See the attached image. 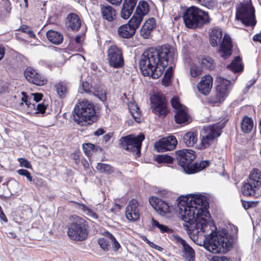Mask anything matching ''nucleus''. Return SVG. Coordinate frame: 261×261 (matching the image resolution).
Returning a JSON list of instances; mask_svg holds the SVG:
<instances>
[{"instance_id": "nucleus-1", "label": "nucleus", "mask_w": 261, "mask_h": 261, "mask_svg": "<svg viewBox=\"0 0 261 261\" xmlns=\"http://www.w3.org/2000/svg\"><path fill=\"white\" fill-rule=\"evenodd\" d=\"M206 197L194 195L190 197L179 198L178 203L179 215L185 222L184 227L187 230H196L197 232H208L204 234L205 248L213 253H225L232 245L231 238L226 229L215 232L208 222L210 213Z\"/></svg>"}, {"instance_id": "nucleus-2", "label": "nucleus", "mask_w": 261, "mask_h": 261, "mask_svg": "<svg viewBox=\"0 0 261 261\" xmlns=\"http://www.w3.org/2000/svg\"><path fill=\"white\" fill-rule=\"evenodd\" d=\"M175 55L174 48L163 45L158 48H150L145 51L140 60V68L144 76H150L154 79L161 76L169 61Z\"/></svg>"}, {"instance_id": "nucleus-3", "label": "nucleus", "mask_w": 261, "mask_h": 261, "mask_svg": "<svg viewBox=\"0 0 261 261\" xmlns=\"http://www.w3.org/2000/svg\"><path fill=\"white\" fill-rule=\"evenodd\" d=\"M95 113L94 104L88 100H84L76 105L73 117L75 121L83 126L93 123L96 118Z\"/></svg>"}, {"instance_id": "nucleus-4", "label": "nucleus", "mask_w": 261, "mask_h": 261, "mask_svg": "<svg viewBox=\"0 0 261 261\" xmlns=\"http://www.w3.org/2000/svg\"><path fill=\"white\" fill-rule=\"evenodd\" d=\"M88 225L86 221L77 215L69 218L67 234L69 238L75 242H82L87 239L89 234Z\"/></svg>"}, {"instance_id": "nucleus-5", "label": "nucleus", "mask_w": 261, "mask_h": 261, "mask_svg": "<svg viewBox=\"0 0 261 261\" xmlns=\"http://www.w3.org/2000/svg\"><path fill=\"white\" fill-rule=\"evenodd\" d=\"M183 19L186 26L191 29L200 28L210 22L208 13L195 6L187 9L183 14Z\"/></svg>"}, {"instance_id": "nucleus-6", "label": "nucleus", "mask_w": 261, "mask_h": 261, "mask_svg": "<svg viewBox=\"0 0 261 261\" xmlns=\"http://www.w3.org/2000/svg\"><path fill=\"white\" fill-rule=\"evenodd\" d=\"M236 17L246 25L253 27L256 24L255 10L249 3H241L237 7Z\"/></svg>"}, {"instance_id": "nucleus-7", "label": "nucleus", "mask_w": 261, "mask_h": 261, "mask_svg": "<svg viewBox=\"0 0 261 261\" xmlns=\"http://www.w3.org/2000/svg\"><path fill=\"white\" fill-rule=\"evenodd\" d=\"M144 139L145 136L143 134L137 136L128 135L120 138L119 145L123 149L135 152L137 156H139L142 142Z\"/></svg>"}, {"instance_id": "nucleus-8", "label": "nucleus", "mask_w": 261, "mask_h": 261, "mask_svg": "<svg viewBox=\"0 0 261 261\" xmlns=\"http://www.w3.org/2000/svg\"><path fill=\"white\" fill-rule=\"evenodd\" d=\"M177 163L185 172L188 174H193L192 162L196 158L195 152L191 149H182L176 151Z\"/></svg>"}, {"instance_id": "nucleus-9", "label": "nucleus", "mask_w": 261, "mask_h": 261, "mask_svg": "<svg viewBox=\"0 0 261 261\" xmlns=\"http://www.w3.org/2000/svg\"><path fill=\"white\" fill-rule=\"evenodd\" d=\"M152 112L160 117L164 118L169 112L167 101L164 96L154 94L150 97Z\"/></svg>"}, {"instance_id": "nucleus-10", "label": "nucleus", "mask_w": 261, "mask_h": 261, "mask_svg": "<svg viewBox=\"0 0 261 261\" xmlns=\"http://www.w3.org/2000/svg\"><path fill=\"white\" fill-rule=\"evenodd\" d=\"M23 74L25 78L30 83L38 86H44L48 82L47 79L43 74L32 66L27 67Z\"/></svg>"}, {"instance_id": "nucleus-11", "label": "nucleus", "mask_w": 261, "mask_h": 261, "mask_svg": "<svg viewBox=\"0 0 261 261\" xmlns=\"http://www.w3.org/2000/svg\"><path fill=\"white\" fill-rule=\"evenodd\" d=\"M108 60L111 67L119 68L124 65L123 54L120 48L111 45L108 49Z\"/></svg>"}, {"instance_id": "nucleus-12", "label": "nucleus", "mask_w": 261, "mask_h": 261, "mask_svg": "<svg viewBox=\"0 0 261 261\" xmlns=\"http://www.w3.org/2000/svg\"><path fill=\"white\" fill-rule=\"evenodd\" d=\"M217 82L219 83L216 87V92L211 97V102L214 103L221 102L226 96L231 82L222 77H218Z\"/></svg>"}, {"instance_id": "nucleus-13", "label": "nucleus", "mask_w": 261, "mask_h": 261, "mask_svg": "<svg viewBox=\"0 0 261 261\" xmlns=\"http://www.w3.org/2000/svg\"><path fill=\"white\" fill-rule=\"evenodd\" d=\"M140 24L139 21L135 20V18H131L128 22L121 25L118 29V34L123 38H129L132 37L136 32V30L139 27Z\"/></svg>"}, {"instance_id": "nucleus-14", "label": "nucleus", "mask_w": 261, "mask_h": 261, "mask_svg": "<svg viewBox=\"0 0 261 261\" xmlns=\"http://www.w3.org/2000/svg\"><path fill=\"white\" fill-rule=\"evenodd\" d=\"M177 144V140L173 136L161 139L155 144V147L158 152H164L173 150Z\"/></svg>"}, {"instance_id": "nucleus-15", "label": "nucleus", "mask_w": 261, "mask_h": 261, "mask_svg": "<svg viewBox=\"0 0 261 261\" xmlns=\"http://www.w3.org/2000/svg\"><path fill=\"white\" fill-rule=\"evenodd\" d=\"M138 202L136 199H132L126 207L125 216L129 221H135L140 217V213L138 209Z\"/></svg>"}, {"instance_id": "nucleus-16", "label": "nucleus", "mask_w": 261, "mask_h": 261, "mask_svg": "<svg viewBox=\"0 0 261 261\" xmlns=\"http://www.w3.org/2000/svg\"><path fill=\"white\" fill-rule=\"evenodd\" d=\"M149 201L152 207L161 215L163 216L170 212L168 204L156 197H151L149 198Z\"/></svg>"}, {"instance_id": "nucleus-17", "label": "nucleus", "mask_w": 261, "mask_h": 261, "mask_svg": "<svg viewBox=\"0 0 261 261\" xmlns=\"http://www.w3.org/2000/svg\"><path fill=\"white\" fill-rule=\"evenodd\" d=\"M213 79L210 74L202 76L197 85V89L199 92L203 95H207L211 92L213 86Z\"/></svg>"}, {"instance_id": "nucleus-18", "label": "nucleus", "mask_w": 261, "mask_h": 261, "mask_svg": "<svg viewBox=\"0 0 261 261\" xmlns=\"http://www.w3.org/2000/svg\"><path fill=\"white\" fill-rule=\"evenodd\" d=\"M232 47L230 37L227 35H225L219 50L220 56L224 59L228 58L231 55Z\"/></svg>"}, {"instance_id": "nucleus-19", "label": "nucleus", "mask_w": 261, "mask_h": 261, "mask_svg": "<svg viewBox=\"0 0 261 261\" xmlns=\"http://www.w3.org/2000/svg\"><path fill=\"white\" fill-rule=\"evenodd\" d=\"M149 11L148 4L145 1H141L139 2L132 18H135V20L139 21V23L141 24L143 17L147 15Z\"/></svg>"}, {"instance_id": "nucleus-20", "label": "nucleus", "mask_w": 261, "mask_h": 261, "mask_svg": "<svg viewBox=\"0 0 261 261\" xmlns=\"http://www.w3.org/2000/svg\"><path fill=\"white\" fill-rule=\"evenodd\" d=\"M138 0H123L121 10V17L124 19H128L133 13L136 6Z\"/></svg>"}, {"instance_id": "nucleus-21", "label": "nucleus", "mask_w": 261, "mask_h": 261, "mask_svg": "<svg viewBox=\"0 0 261 261\" xmlns=\"http://www.w3.org/2000/svg\"><path fill=\"white\" fill-rule=\"evenodd\" d=\"M100 12L102 19L109 22H112L116 19V10L111 6L101 5Z\"/></svg>"}, {"instance_id": "nucleus-22", "label": "nucleus", "mask_w": 261, "mask_h": 261, "mask_svg": "<svg viewBox=\"0 0 261 261\" xmlns=\"http://www.w3.org/2000/svg\"><path fill=\"white\" fill-rule=\"evenodd\" d=\"M66 24L69 28L73 31H77L81 26V20L79 16L75 13H71L66 17Z\"/></svg>"}, {"instance_id": "nucleus-23", "label": "nucleus", "mask_w": 261, "mask_h": 261, "mask_svg": "<svg viewBox=\"0 0 261 261\" xmlns=\"http://www.w3.org/2000/svg\"><path fill=\"white\" fill-rule=\"evenodd\" d=\"M222 127L223 126L220 124L216 123L212 125L204 126L202 130L215 140L220 136Z\"/></svg>"}, {"instance_id": "nucleus-24", "label": "nucleus", "mask_w": 261, "mask_h": 261, "mask_svg": "<svg viewBox=\"0 0 261 261\" xmlns=\"http://www.w3.org/2000/svg\"><path fill=\"white\" fill-rule=\"evenodd\" d=\"M222 31L220 28L215 27L210 33V41L213 46H216L221 42L222 37Z\"/></svg>"}, {"instance_id": "nucleus-25", "label": "nucleus", "mask_w": 261, "mask_h": 261, "mask_svg": "<svg viewBox=\"0 0 261 261\" xmlns=\"http://www.w3.org/2000/svg\"><path fill=\"white\" fill-rule=\"evenodd\" d=\"M247 182L253 185L254 188H259L261 185V172L257 169H253L251 172Z\"/></svg>"}, {"instance_id": "nucleus-26", "label": "nucleus", "mask_w": 261, "mask_h": 261, "mask_svg": "<svg viewBox=\"0 0 261 261\" xmlns=\"http://www.w3.org/2000/svg\"><path fill=\"white\" fill-rule=\"evenodd\" d=\"M46 37L51 43L56 45L60 44L63 42L64 39L62 34L51 30L46 32Z\"/></svg>"}, {"instance_id": "nucleus-27", "label": "nucleus", "mask_w": 261, "mask_h": 261, "mask_svg": "<svg viewBox=\"0 0 261 261\" xmlns=\"http://www.w3.org/2000/svg\"><path fill=\"white\" fill-rule=\"evenodd\" d=\"M175 120L177 123L182 124L187 123L189 116L188 114L187 108H184L175 112Z\"/></svg>"}, {"instance_id": "nucleus-28", "label": "nucleus", "mask_w": 261, "mask_h": 261, "mask_svg": "<svg viewBox=\"0 0 261 261\" xmlns=\"http://www.w3.org/2000/svg\"><path fill=\"white\" fill-rule=\"evenodd\" d=\"M197 141V134L194 132H189L185 134L183 142L188 147L194 145Z\"/></svg>"}, {"instance_id": "nucleus-29", "label": "nucleus", "mask_w": 261, "mask_h": 261, "mask_svg": "<svg viewBox=\"0 0 261 261\" xmlns=\"http://www.w3.org/2000/svg\"><path fill=\"white\" fill-rule=\"evenodd\" d=\"M214 140L213 137L209 136L207 133H205V132L202 130L200 133L201 142L199 145V148L204 149L209 147V146L213 143Z\"/></svg>"}, {"instance_id": "nucleus-30", "label": "nucleus", "mask_w": 261, "mask_h": 261, "mask_svg": "<svg viewBox=\"0 0 261 261\" xmlns=\"http://www.w3.org/2000/svg\"><path fill=\"white\" fill-rule=\"evenodd\" d=\"M253 127L252 119L247 116L243 117L241 122V129L244 133H249Z\"/></svg>"}, {"instance_id": "nucleus-31", "label": "nucleus", "mask_w": 261, "mask_h": 261, "mask_svg": "<svg viewBox=\"0 0 261 261\" xmlns=\"http://www.w3.org/2000/svg\"><path fill=\"white\" fill-rule=\"evenodd\" d=\"M227 68L234 73L242 71L243 67L241 58L240 57H236L232 62L227 65Z\"/></svg>"}, {"instance_id": "nucleus-32", "label": "nucleus", "mask_w": 261, "mask_h": 261, "mask_svg": "<svg viewBox=\"0 0 261 261\" xmlns=\"http://www.w3.org/2000/svg\"><path fill=\"white\" fill-rule=\"evenodd\" d=\"M253 186V185L247 181L245 182L242 189L243 195L246 196H254L256 190L258 188H254Z\"/></svg>"}, {"instance_id": "nucleus-33", "label": "nucleus", "mask_w": 261, "mask_h": 261, "mask_svg": "<svg viewBox=\"0 0 261 261\" xmlns=\"http://www.w3.org/2000/svg\"><path fill=\"white\" fill-rule=\"evenodd\" d=\"M128 108L133 118L137 122H139L141 113L137 105L134 102H130L128 104Z\"/></svg>"}, {"instance_id": "nucleus-34", "label": "nucleus", "mask_w": 261, "mask_h": 261, "mask_svg": "<svg viewBox=\"0 0 261 261\" xmlns=\"http://www.w3.org/2000/svg\"><path fill=\"white\" fill-rule=\"evenodd\" d=\"M201 66L206 69L213 70L215 67L214 60L209 56H203L202 57L200 62Z\"/></svg>"}, {"instance_id": "nucleus-35", "label": "nucleus", "mask_w": 261, "mask_h": 261, "mask_svg": "<svg viewBox=\"0 0 261 261\" xmlns=\"http://www.w3.org/2000/svg\"><path fill=\"white\" fill-rule=\"evenodd\" d=\"M96 168L99 172L106 174H110L114 172L113 167L108 164L98 163Z\"/></svg>"}, {"instance_id": "nucleus-36", "label": "nucleus", "mask_w": 261, "mask_h": 261, "mask_svg": "<svg viewBox=\"0 0 261 261\" xmlns=\"http://www.w3.org/2000/svg\"><path fill=\"white\" fill-rule=\"evenodd\" d=\"M183 256L187 261H193L194 258V251L189 245L183 248Z\"/></svg>"}, {"instance_id": "nucleus-37", "label": "nucleus", "mask_w": 261, "mask_h": 261, "mask_svg": "<svg viewBox=\"0 0 261 261\" xmlns=\"http://www.w3.org/2000/svg\"><path fill=\"white\" fill-rule=\"evenodd\" d=\"M84 39V35L83 34L76 36L74 39H71L69 44L68 49L70 50L75 49L76 45H80Z\"/></svg>"}, {"instance_id": "nucleus-38", "label": "nucleus", "mask_w": 261, "mask_h": 261, "mask_svg": "<svg viewBox=\"0 0 261 261\" xmlns=\"http://www.w3.org/2000/svg\"><path fill=\"white\" fill-rule=\"evenodd\" d=\"M55 90L57 93L59 98H64L65 96V87L63 82H60L57 83L54 87Z\"/></svg>"}, {"instance_id": "nucleus-39", "label": "nucleus", "mask_w": 261, "mask_h": 261, "mask_svg": "<svg viewBox=\"0 0 261 261\" xmlns=\"http://www.w3.org/2000/svg\"><path fill=\"white\" fill-rule=\"evenodd\" d=\"M18 30L28 34L31 38H36V35L32 31V28L29 25L25 24L21 25Z\"/></svg>"}, {"instance_id": "nucleus-40", "label": "nucleus", "mask_w": 261, "mask_h": 261, "mask_svg": "<svg viewBox=\"0 0 261 261\" xmlns=\"http://www.w3.org/2000/svg\"><path fill=\"white\" fill-rule=\"evenodd\" d=\"M210 164V162L208 161H204L200 162L199 163L194 164L193 167L192 168V170H193V173L199 172L202 169H204L205 167L208 166Z\"/></svg>"}, {"instance_id": "nucleus-41", "label": "nucleus", "mask_w": 261, "mask_h": 261, "mask_svg": "<svg viewBox=\"0 0 261 261\" xmlns=\"http://www.w3.org/2000/svg\"><path fill=\"white\" fill-rule=\"evenodd\" d=\"M105 236L111 240L113 247L114 248V250L115 251H117L119 249L120 247V245L116 240L115 237L112 235V234L108 231H106L105 232Z\"/></svg>"}, {"instance_id": "nucleus-42", "label": "nucleus", "mask_w": 261, "mask_h": 261, "mask_svg": "<svg viewBox=\"0 0 261 261\" xmlns=\"http://www.w3.org/2000/svg\"><path fill=\"white\" fill-rule=\"evenodd\" d=\"M156 161L159 163H165L170 164L172 163L173 158L168 154H161L156 156Z\"/></svg>"}, {"instance_id": "nucleus-43", "label": "nucleus", "mask_w": 261, "mask_h": 261, "mask_svg": "<svg viewBox=\"0 0 261 261\" xmlns=\"http://www.w3.org/2000/svg\"><path fill=\"white\" fill-rule=\"evenodd\" d=\"M21 93L22 96L21 97V101L24 102L28 108L35 109V105L31 103V100L32 98L28 96L27 93L24 91L21 92Z\"/></svg>"}, {"instance_id": "nucleus-44", "label": "nucleus", "mask_w": 261, "mask_h": 261, "mask_svg": "<svg viewBox=\"0 0 261 261\" xmlns=\"http://www.w3.org/2000/svg\"><path fill=\"white\" fill-rule=\"evenodd\" d=\"M202 73V69L197 65H193L190 68V75L192 77H197Z\"/></svg>"}, {"instance_id": "nucleus-45", "label": "nucleus", "mask_w": 261, "mask_h": 261, "mask_svg": "<svg viewBox=\"0 0 261 261\" xmlns=\"http://www.w3.org/2000/svg\"><path fill=\"white\" fill-rule=\"evenodd\" d=\"M171 104L173 108L175 110V112L178 110L186 108L185 106L182 105L177 97L174 96L171 99Z\"/></svg>"}, {"instance_id": "nucleus-46", "label": "nucleus", "mask_w": 261, "mask_h": 261, "mask_svg": "<svg viewBox=\"0 0 261 261\" xmlns=\"http://www.w3.org/2000/svg\"><path fill=\"white\" fill-rule=\"evenodd\" d=\"M152 226H155L157 227L161 231V232H169L170 231V228H169L167 226L161 224L159 223L156 220L152 219Z\"/></svg>"}, {"instance_id": "nucleus-47", "label": "nucleus", "mask_w": 261, "mask_h": 261, "mask_svg": "<svg viewBox=\"0 0 261 261\" xmlns=\"http://www.w3.org/2000/svg\"><path fill=\"white\" fill-rule=\"evenodd\" d=\"M82 206V210L84 212H85L87 215H88L89 216L94 218V219H97L98 218V215L97 214L95 213L92 210L87 206L86 205L84 204H81Z\"/></svg>"}, {"instance_id": "nucleus-48", "label": "nucleus", "mask_w": 261, "mask_h": 261, "mask_svg": "<svg viewBox=\"0 0 261 261\" xmlns=\"http://www.w3.org/2000/svg\"><path fill=\"white\" fill-rule=\"evenodd\" d=\"M151 32L152 31L149 29L148 27H147L144 24L140 30V35L143 38L148 39Z\"/></svg>"}, {"instance_id": "nucleus-49", "label": "nucleus", "mask_w": 261, "mask_h": 261, "mask_svg": "<svg viewBox=\"0 0 261 261\" xmlns=\"http://www.w3.org/2000/svg\"><path fill=\"white\" fill-rule=\"evenodd\" d=\"M98 242L100 247L104 251H108L109 250V242L106 239L104 238H100L99 239Z\"/></svg>"}, {"instance_id": "nucleus-50", "label": "nucleus", "mask_w": 261, "mask_h": 261, "mask_svg": "<svg viewBox=\"0 0 261 261\" xmlns=\"http://www.w3.org/2000/svg\"><path fill=\"white\" fill-rule=\"evenodd\" d=\"M20 166L24 167L28 169H32V166L31 163L25 158H20L18 159Z\"/></svg>"}, {"instance_id": "nucleus-51", "label": "nucleus", "mask_w": 261, "mask_h": 261, "mask_svg": "<svg viewBox=\"0 0 261 261\" xmlns=\"http://www.w3.org/2000/svg\"><path fill=\"white\" fill-rule=\"evenodd\" d=\"M83 149L85 153L88 155L91 151H93L95 146L91 143H85L83 145Z\"/></svg>"}, {"instance_id": "nucleus-52", "label": "nucleus", "mask_w": 261, "mask_h": 261, "mask_svg": "<svg viewBox=\"0 0 261 261\" xmlns=\"http://www.w3.org/2000/svg\"><path fill=\"white\" fill-rule=\"evenodd\" d=\"M93 94L97 96L102 101H104L106 99V93L103 90H100V91L98 90H94L93 92Z\"/></svg>"}, {"instance_id": "nucleus-53", "label": "nucleus", "mask_w": 261, "mask_h": 261, "mask_svg": "<svg viewBox=\"0 0 261 261\" xmlns=\"http://www.w3.org/2000/svg\"><path fill=\"white\" fill-rule=\"evenodd\" d=\"M144 24L147 27H148L149 29L152 31L156 26L155 20L154 18H149Z\"/></svg>"}, {"instance_id": "nucleus-54", "label": "nucleus", "mask_w": 261, "mask_h": 261, "mask_svg": "<svg viewBox=\"0 0 261 261\" xmlns=\"http://www.w3.org/2000/svg\"><path fill=\"white\" fill-rule=\"evenodd\" d=\"M46 108L47 106L44 103L38 104L36 108L37 111L35 114H44L45 113Z\"/></svg>"}, {"instance_id": "nucleus-55", "label": "nucleus", "mask_w": 261, "mask_h": 261, "mask_svg": "<svg viewBox=\"0 0 261 261\" xmlns=\"http://www.w3.org/2000/svg\"><path fill=\"white\" fill-rule=\"evenodd\" d=\"M242 205L245 210H248L249 208L255 206V203L253 201H245L242 200Z\"/></svg>"}, {"instance_id": "nucleus-56", "label": "nucleus", "mask_w": 261, "mask_h": 261, "mask_svg": "<svg viewBox=\"0 0 261 261\" xmlns=\"http://www.w3.org/2000/svg\"><path fill=\"white\" fill-rule=\"evenodd\" d=\"M82 86L83 90L85 91V92L88 93H93V91H92V90H91V86L89 83L87 82H83Z\"/></svg>"}, {"instance_id": "nucleus-57", "label": "nucleus", "mask_w": 261, "mask_h": 261, "mask_svg": "<svg viewBox=\"0 0 261 261\" xmlns=\"http://www.w3.org/2000/svg\"><path fill=\"white\" fill-rule=\"evenodd\" d=\"M32 95L33 96V99L36 102L40 101L43 98V94L41 93H32Z\"/></svg>"}, {"instance_id": "nucleus-58", "label": "nucleus", "mask_w": 261, "mask_h": 261, "mask_svg": "<svg viewBox=\"0 0 261 261\" xmlns=\"http://www.w3.org/2000/svg\"><path fill=\"white\" fill-rule=\"evenodd\" d=\"M175 239L177 243L180 244L182 246L183 248L189 245L186 243L184 240L178 236L175 237Z\"/></svg>"}, {"instance_id": "nucleus-59", "label": "nucleus", "mask_w": 261, "mask_h": 261, "mask_svg": "<svg viewBox=\"0 0 261 261\" xmlns=\"http://www.w3.org/2000/svg\"><path fill=\"white\" fill-rule=\"evenodd\" d=\"M0 219L5 223H8V219L3 211L2 207L0 208Z\"/></svg>"}, {"instance_id": "nucleus-60", "label": "nucleus", "mask_w": 261, "mask_h": 261, "mask_svg": "<svg viewBox=\"0 0 261 261\" xmlns=\"http://www.w3.org/2000/svg\"><path fill=\"white\" fill-rule=\"evenodd\" d=\"M71 158L72 159H73L75 161V164H78L79 163V152H75L71 154Z\"/></svg>"}, {"instance_id": "nucleus-61", "label": "nucleus", "mask_w": 261, "mask_h": 261, "mask_svg": "<svg viewBox=\"0 0 261 261\" xmlns=\"http://www.w3.org/2000/svg\"><path fill=\"white\" fill-rule=\"evenodd\" d=\"M213 259L214 261H230V259L225 256H215Z\"/></svg>"}, {"instance_id": "nucleus-62", "label": "nucleus", "mask_w": 261, "mask_h": 261, "mask_svg": "<svg viewBox=\"0 0 261 261\" xmlns=\"http://www.w3.org/2000/svg\"><path fill=\"white\" fill-rule=\"evenodd\" d=\"M108 3L113 5L118 6L121 3L122 0H106Z\"/></svg>"}, {"instance_id": "nucleus-63", "label": "nucleus", "mask_w": 261, "mask_h": 261, "mask_svg": "<svg viewBox=\"0 0 261 261\" xmlns=\"http://www.w3.org/2000/svg\"><path fill=\"white\" fill-rule=\"evenodd\" d=\"M5 48L0 44V61L4 58L5 54Z\"/></svg>"}, {"instance_id": "nucleus-64", "label": "nucleus", "mask_w": 261, "mask_h": 261, "mask_svg": "<svg viewBox=\"0 0 261 261\" xmlns=\"http://www.w3.org/2000/svg\"><path fill=\"white\" fill-rule=\"evenodd\" d=\"M254 41H257L261 43V34H258L254 36L253 38Z\"/></svg>"}]
</instances>
